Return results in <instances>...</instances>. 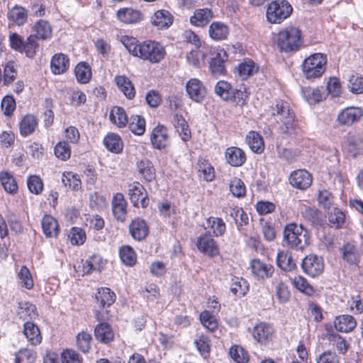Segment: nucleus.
Wrapping results in <instances>:
<instances>
[{
  "instance_id": "f257e3e1",
  "label": "nucleus",
  "mask_w": 363,
  "mask_h": 363,
  "mask_svg": "<svg viewBox=\"0 0 363 363\" xmlns=\"http://www.w3.org/2000/svg\"><path fill=\"white\" fill-rule=\"evenodd\" d=\"M122 43L131 55L152 64L159 63L166 55L164 46L155 40L139 43L134 38L124 37Z\"/></svg>"
},
{
  "instance_id": "f03ea898",
  "label": "nucleus",
  "mask_w": 363,
  "mask_h": 363,
  "mask_svg": "<svg viewBox=\"0 0 363 363\" xmlns=\"http://www.w3.org/2000/svg\"><path fill=\"white\" fill-rule=\"evenodd\" d=\"M284 240L291 249L303 251L310 245V234L302 225L287 224L284 229Z\"/></svg>"
},
{
  "instance_id": "7ed1b4c3",
  "label": "nucleus",
  "mask_w": 363,
  "mask_h": 363,
  "mask_svg": "<svg viewBox=\"0 0 363 363\" xmlns=\"http://www.w3.org/2000/svg\"><path fill=\"white\" fill-rule=\"evenodd\" d=\"M275 42L281 52H290L298 50L303 44L301 30L294 26H289L277 34Z\"/></svg>"
},
{
  "instance_id": "20e7f679",
  "label": "nucleus",
  "mask_w": 363,
  "mask_h": 363,
  "mask_svg": "<svg viewBox=\"0 0 363 363\" xmlns=\"http://www.w3.org/2000/svg\"><path fill=\"white\" fill-rule=\"evenodd\" d=\"M272 114L279 117V120L281 122L279 128L281 133L286 135L298 133L300 129L295 123L294 113L289 108L286 102H277L276 106L272 108Z\"/></svg>"
},
{
  "instance_id": "39448f33",
  "label": "nucleus",
  "mask_w": 363,
  "mask_h": 363,
  "mask_svg": "<svg viewBox=\"0 0 363 363\" xmlns=\"http://www.w3.org/2000/svg\"><path fill=\"white\" fill-rule=\"evenodd\" d=\"M326 56L315 53L305 59L302 65L303 72L307 79H315L322 76L325 71Z\"/></svg>"
},
{
  "instance_id": "423d86ee",
  "label": "nucleus",
  "mask_w": 363,
  "mask_h": 363,
  "mask_svg": "<svg viewBox=\"0 0 363 363\" xmlns=\"http://www.w3.org/2000/svg\"><path fill=\"white\" fill-rule=\"evenodd\" d=\"M291 5L286 0L272 1L267 9V18L271 23H280L292 13Z\"/></svg>"
},
{
  "instance_id": "0eeeda50",
  "label": "nucleus",
  "mask_w": 363,
  "mask_h": 363,
  "mask_svg": "<svg viewBox=\"0 0 363 363\" xmlns=\"http://www.w3.org/2000/svg\"><path fill=\"white\" fill-rule=\"evenodd\" d=\"M303 272L311 277L320 275L324 269V261L323 257L315 255H307L301 264Z\"/></svg>"
},
{
  "instance_id": "6e6552de",
  "label": "nucleus",
  "mask_w": 363,
  "mask_h": 363,
  "mask_svg": "<svg viewBox=\"0 0 363 363\" xmlns=\"http://www.w3.org/2000/svg\"><path fill=\"white\" fill-rule=\"evenodd\" d=\"M363 116V109L359 107H347L337 115V120L340 125L350 126L359 121Z\"/></svg>"
},
{
  "instance_id": "1a4fd4ad",
  "label": "nucleus",
  "mask_w": 363,
  "mask_h": 363,
  "mask_svg": "<svg viewBox=\"0 0 363 363\" xmlns=\"http://www.w3.org/2000/svg\"><path fill=\"white\" fill-rule=\"evenodd\" d=\"M128 195L130 201L134 206H141L143 208L147 206L149 199L143 185L139 183H134L129 186Z\"/></svg>"
},
{
  "instance_id": "9d476101",
  "label": "nucleus",
  "mask_w": 363,
  "mask_h": 363,
  "mask_svg": "<svg viewBox=\"0 0 363 363\" xmlns=\"http://www.w3.org/2000/svg\"><path fill=\"white\" fill-rule=\"evenodd\" d=\"M312 175L305 169H298L291 173L289 183L300 190L307 189L312 184Z\"/></svg>"
},
{
  "instance_id": "9b49d317",
  "label": "nucleus",
  "mask_w": 363,
  "mask_h": 363,
  "mask_svg": "<svg viewBox=\"0 0 363 363\" xmlns=\"http://www.w3.org/2000/svg\"><path fill=\"white\" fill-rule=\"evenodd\" d=\"M187 95L193 101L201 102L206 96V90L203 83L196 78H192L186 84Z\"/></svg>"
},
{
  "instance_id": "f8f14e48",
  "label": "nucleus",
  "mask_w": 363,
  "mask_h": 363,
  "mask_svg": "<svg viewBox=\"0 0 363 363\" xmlns=\"http://www.w3.org/2000/svg\"><path fill=\"white\" fill-rule=\"evenodd\" d=\"M150 140L155 148L161 150L166 147L169 143L167 129L164 125H158L153 128Z\"/></svg>"
},
{
  "instance_id": "ddd939ff",
  "label": "nucleus",
  "mask_w": 363,
  "mask_h": 363,
  "mask_svg": "<svg viewBox=\"0 0 363 363\" xmlns=\"http://www.w3.org/2000/svg\"><path fill=\"white\" fill-rule=\"evenodd\" d=\"M250 268L254 276L258 279H265L272 277L274 271L272 265L264 263L257 259L251 261Z\"/></svg>"
},
{
  "instance_id": "4468645a",
  "label": "nucleus",
  "mask_w": 363,
  "mask_h": 363,
  "mask_svg": "<svg viewBox=\"0 0 363 363\" xmlns=\"http://www.w3.org/2000/svg\"><path fill=\"white\" fill-rule=\"evenodd\" d=\"M196 246L200 252L208 256L214 257L218 254L216 243L208 234H204L200 236L198 239Z\"/></svg>"
},
{
  "instance_id": "2eb2a0df",
  "label": "nucleus",
  "mask_w": 363,
  "mask_h": 363,
  "mask_svg": "<svg viewBox=\"0 0 363 363\" xmlns=\"http://www.w3.org/2000/svg\"><path fill=\"white\" fill-rule=\"evenodd\" d=\"M126 206L127 203L124 196L121 193L114 195L112 201V211L116 220L123 222L126 219Z\"/></svg>"
},
{
  "instance_id": "dca6fc26",
  "label": "nucleus",
  "mask_w": 363,
  "mask_h": 363,
  "mask_svg": "<svg viewBox=\"0 0 363 363\" xmlns=\"http://www.w3.org/2000/svg\"><path fill=\"white\" fill-rule=\"evenodd\" d=\"M129 232L133 239L140 241L147 237L149 229L144 220L137 218L130 223Z\"/></svg>"
},
{
  "instance_id": "f3484780",
  "label": "nucleus",
  "mask_w": 363,
  "mask_h": 363,
  "mask_svg": "<svg viewBox=\"0 0 363 363\" xmlns=\"http://www.w3.org/2000/svg\"><path fill=\"white\" fill-rule=\"evenodd\" d=\"M225 159L233 167H240L246 161L245 152L237 147H230L225 150Z\"/></svg>"
},
{
  "instance_id": "a211bd4d",
  "label": "nucleus",
  "mask_w": 363,
  "mask_h": 363,
  "mask_svg": "<svg viewBox=\"0 0 363 363\" xmlns=\"http://www.w3.org/2000/svg\"><path fill=\"white\" fill-rule=\"evenodd\" d=\"M173 19L174 17L169 11L162 9L155 13L151 22L158 29H167L172 24Z\"/></svg>"
},
{
  "instance_id": "6ab92c4d",
  "label": "nucleus",
  "mask_w": 363,
  "mask_h": 363,
  "mask_svg": "<svg viewBox=\"0 0 363 363\" xmlns=\"http://www.w3.org/2000/svg\"><path fill=\"white\" fill-rule=\"evenodd\" d=\"M259 67L250 59H246L235 67V72L242 80L247 79L258 72Z\"/></svg>"
},
{
  "instance_id": "aec40b11",
  "label": "nucleus",
  "mask_w": 363,
  "mask_h": 363,
  "mask_svg": "<svg viewBox=\"0 0 363 363\" xmlns=\"http://www.w3.org/2000/svg\"><path fill=\"white\" fill-rule=\"evenodd\" d=\"M273 333L274 329L270 325L262 323L254 328L252 335L257 342L265 343L271 340Z\"/></svg>"
},
{
  "instance_id": "412c9836",
  "label": "nucleus",
  "mask_w": 363,
  "mask_h": 363,
  "mask_svg": "<svg viewBox=\"0 0 363 363\" xmlns=\"http://www.w3.org/2000/svg\"><path fill=\"white\" fill-rule=\"evenodd\" d=\"M228 56L224 50H220L217 52L216 57H213L210 62V69L213 75L220 76L225 73V62Z\"/></svg>"
},
{
  "instance_id": "4be33fe9",
  "label": "nucleus",
  "mask_w": 363,
  "mask_h": 363,
  "mask_svg": "<svg viewBox=\"0 0 363 363\" xmlns=\"http://www.w3.org/2000/svg\"><path fill=\"white\" fill-rule=\"evenodd\" d=\"M69 58L62 53L55 54L51 59L50 68L55 74L65 72L69 68Z\"/></svg>"
},
{
  "instance_id": "5701e85b",
  "label": "nucleus",
  "mask_w": 363,
  "mask_h": 363,
  "mask_svg": "<svg viewBox=\"0 0 363 363\" xmlns=\"http://www.w3.org/2000/svg\"><path fill=\"white\" fill-rule=\"evenodd\" d=\"M342 259L350 264H357L359 262L360 252L353 244L347 242L341 248Z\"/></svg>"
},
{
  "instance_id": "b1692460",
  "label": "nucleus",
  "mask_w": 363,
  "mask_h": 363,
  "mask_svg": "<svg viewBox=\"0 0 363 363\" xmlns=\"http://www.w3.org/2000/svg\"><path fill=\"white\" fill-rule=\"evenodd\" d=\"M355 319L350 315H342L336 317L334 321V325L337 331L342 333H349L356 327Z\"/></svg>"
},
{
  "instance_id": "393cba45",
  "label": "nucleus",
  "mask_w": 363,
  "mask_h": 363,
  "mask_svg": "<svg viewBox=\"0 0 363 363\" xmlns=\"http://www.w3.org/2000/svg\"><path fill=\"white\" fill-rule=\"evenodd\" d=\"M118 18L125 23H136L143 18L141 12L131 8H125L117 12Z\"/></svg>"
},
{
  "instance_id": "a878e982",
  "label": "nucleus",
  "mask_w": 363,
  "mask_h": 363,
  "mask_svg": "<svg viewBox=\"0 0 363 363\" xmlns=\"http://www.w3.org/2000/svg\"><path fill=\"white\" fill-rule=\"evenodd\" d=\"M277 266L285 272H291L296 268V263L291 252L287 250L279 251L277 255Z\"/></svg>"
},
{
  "instance_id": "bb28decb",
  "label": "nucleus",
  "mask_w": 363,
  "mask_h": 363,
  "mask_svg": "<svg viewBox=\"0 0 363 363\" xmlns=\"http://www.w3.org/2000/svg\"><path fill=\"white\" fill-rule=\"evenodd\" d=\"M23 333L31 345H37L41 342L42 336L40 330L33 323L27 321L24 323Z\"/></svg>"
},
{
  "instance_id": "cd10ccee",
  "label": "nucleus",
  "mask_w": 363,
  "mask_h": 363,
  "mask_svg": "<svg viewBox=\"0 0 363 363\" xmlns=\"http://www.w3.org/2000/svg\"><path fill=\"white\" fill-rule=\"evenodd\" d=\"M213 18V13L208 9L196 10L194 14L190 18L191 24L198 26H205Z\"/></svg>"
},
{
  "instance_id": "c85d7f7f",
  "label": "nucleus",
  "mask_w": 363,
  "mask_h": 363,
  "mask_svg": "<svg viewBox=\"0 0 363 363\" xmlns=\"http://www.w3.org/2000/svg\"><path fill=\"white\" fill-rule=\"evenodd\" d=\"M7 17L13 24L23 26L27 21V11L22 6H15L8 12Z\"/></svg>"
},
{
  "instance_id": "c756f323",
  "label": "nucleus",
  "mask_w": 363,
  "mask_h": 363,
  "mask_svg": "<svg viewBox=\"0 0 363 363\" xmlns=\"http://www.w3.org/2000/svg\"><path fill=\"white\" fill-rule=\"evenodd\" d=\"M210 37L215 40H221L227 38L229 33L228 27L223 23L213 22L208 30Z\"/></svg>"
},
{
  "instance_id": "7c9ffc66",
  "label": "nucleus",
  "mask_w": 363,
  "mask_h": 363,
  "mask_svg": "<svg viewBox=\"0 0 363 363\" xmlns=\"http://www.w3.org/2000/svg\"><path fill=\"white\" fill-rule=\"evenodd\" d=\"M96 338L101 342L108 343L113 340L114 334L111 326L106 323L98 324L94 330Z\"/></svg>"
},
{
  "instance_id": "2f4dec72",
  "label": "nucleus",
  "mask_w": 363,
  "mask_h": 363,
  "mask_svg": "<svg viewBox=\"0 0 363 363\" xmlns=\"http://www.w3.org/2000/svg\"><path fill=\"white\" fill-rule=\"evenodd\" d=\"M96 301L102 308L108 307L112 305L116 300V295L109 288H101L98 290L96 294Z\"/></svg>"
},
{
  "instance_id": "473e14b6",
  "label": "nucleus",
  "mask_w": 363,
  "mask_h": 363,
  "mask_svg": "<svg viewBox=\"0 0 363 363\" xmlns=\"http://www.w3.org/2000/svg\"><path fill=\"white\" fill-rule=\"evenodd\" d=\"M115 82L118 89L128 99L134 98L135 94V88L127 77L123 75L117 76L115 78Z\"/></svg>"
},
{
  "instance_id": "72a5a7b5",
  "label": "nucleus",
  "mask_w": 363,
  "mask_h": 363,
  "mask_svg": "<svg viewBox=\"0 0 363 363\" xmlns=\"http://www.w3.org/2000/svg\"><path fill=\"white\" fill-rule=\"evenodd\" d=\"M33 31L37 39L46 40L52 37L51 26L45 20L38 21L33 26Z\"/></svg>"
},
{
  "instance_id": "f704fd0d",
  "label": "nucleus",
  "mask_w": 363,
  "mask_h": 363,
  "mask_svg": "<svg viewBox=\"0 0 363 363\" xmlns=\"http://www.w3.org/2000/svg\"><path fill=\"white\" fill-rule=\"evenodd\" d=\"M215 93L225 101L232 100L235 97L234 88L225 81H219L214 87Z\"/></svg>"
},
{
  "instance_id": "c9c22d12",
  "label": "nucleus",
  "mask_w": 363,
  "mask_h": 363,
  "mask_svg": "<svg viewBox=\"0 0 363 363\" xmlns=\"http://www.w3.org/2000/svg\"><path fill=\"white\" fill-rule=\"evenodd\" d=\"M42 228L47 237H56L59 233L57 220L51 216L46 215L42 219Z\"/></svg>"
},
{
  "instance_id": "e433bc0d",
  "label": "nucleus",
  "mask_w": 363,
  "mask_h": 363,
  "mask_svg": "<svg viewBox=\"0 0 363 363\" xmlns=\"http://www.w3.org/2000/svg\"><path fill=\"white\" fill-rule=\"evenodd\" d=\"M250 148L255 153H262L264 149L262 137L255 131H250L246 136Z\"/></svg>"
},
{
  "instance_id": "4c0bfd02",
  "label": "nucleus",
  "mask_w": 363,
  "mask_h": 363,
  "mask_svg": "<svg viewBox=\"0 0 363 363\" xmlns=\"http://www.w3.org/2000/svg\"><path fill=\"white\" fill-rule=\"evenodd\" d=\"M38 125L37 120L33 115H26L20 122L19 129L22 135L27 136L33 133Z\"/></svg>"
},
{
  "instance_id": "58836bf2",
  "label": "nucleus",
  "mask_w": 363,
  "mask_h": 363,
  "mask_svg": "<svg viewBox=\"0 0 363 363\" xmlns=\"http://www.w3.org/2000/svg\"><path fill=\"white\" fill-rule=\"evenodd\" d=\"M17 315L22 320L35 318L38 315L36 307L29 302L19 303Z\"/></svg>"
},
{
  "instance_id": "ea45409f",
  "label": "nucleus",
  "mask_w": 363,
  "mask_h": 363,
  "mask_svg": "<svg viewBox=\"0 0 363 363\" xmlns=\"http://www.w3.org/2000/svg\"><path fill=\"white\" fill-rule=\"evenodd\" d=\"M104 144L109 151L114 153H119L123 150L121 138L114 133L107 135L104 139Z\"/></svg>"
},
{
  "instance_id": "a19ab883",
  "label": "nucleus",
  "mask_w": 363,
  "mask_h": 363,
  "mask_svg": "<svg viewBox=\"0 0 363 363\" xmlns=\"http://www.w3.org/2000/svg\"><path fill=\"white\" fill-rule=\"evenodd\" d=\"M110 120L119 128H123L128 123V117L123 108L113 107L110 113Z\"/></svg>"
},
{
  "instance_id": "79ce46f5",
  "label": "nucleus",
  "mask_w": 363,
  "mask_h": 363,
  "mask_svg": "<svg viewBox=\"0 0 363 363\" xmlns=\"http://www.w3.org/2000/svg\"><path fill=\"white\" fill-rule=\"evenodd\" d=\"M140 174L147 182H151L155 177V170L150 161L147 159L142 160L138 163Z\"/></svg>"
},
{
  "instance_id": "37998d69",
  "label": "nucleus",
  "mask_w": 363,
  "mask_h": 363,
  "mask_svg": "<svg viewBox=\"0 0 363 363\" xmlns=\"http://www.w3.org/2000/svg\"><path fill=\"white\" fill-rule=\"evenodd\" d=\"M62 182L66 187L74 191H77L82 187L79 176L72 172H65L62 174Z\"/></svg>"
},
{
  "instance_id": "c03bdc74",
  "label": "nucleus",
  "mask_w": 363,
  "mask_h": 363,
  "mask_svg": "<svg viewBox=\"0 0 363 363\" xmlns=\"http://www.w3.org/2000/svg\"><path fill=\"white\" fill-rule=\"evenodd\" d=\"M74 73L77 81L82 84L87 83L91 77V71L86 62L79 63L75 69Z\"/></svg>"
},
{
  "instance_id": "a18cd8bd",
  "label": "nucleus",
  "mask_w": 363,
  "mask_h": 363,
  "mask_svg": "<svg viewBox=\"0 0 363 363\" xmlns=\"http://www.w3.org/2000/svg\"><path fill=\"white\" fill-rule=\"evenodd\" d=\"M37 40L35 35H30L24 41L21 53L24 52L29 58L34 57L39 48Z\"/></svg>"
},
{
  "instance_id": "49530a36",
  "label": "nucleus",
  "mask_w": 363,
  "mask_h": 363,
  "mask_svg": "<svg viewBox=\"0 0 363 363\" xmlns=\"http://www.w3.org/2000/svg\"><path fill=\"white\" fill-rule=\"evenodd\" d=\"M129 129L135 135H142L145 130V121L140 116H132L128 124Z\"/></svg>"
},
{
  "instance_id": "de8ad7c7",
  "label": "nucleus",
  "mask_w": 363,
  "mask_h": 363,
  "mask_svg": "<svg viewBox=\"0 0 363 363\" xmlns=\"http://www.w3.org/2000/svg\"><path fill=\"white\" fill-rule=\"evenodd\" d=\"M17 276L22 287L28 290L33 288V279L31 273L27 267L22 266L18 272Z\"/></svg>"
},
{
  "instance_id": "09e8293b",
  "label": "nucleus",
  "mask_w": 363,
  "mask_h": 363,
  "mask_svg": "<svg viewBox=\"0 0 363 363\" xmlns=\"http://www.w3.org/2000/svg\"><path fill=\"white\" fill-rule=\"evenodd\" d=\"M328 339L330 345L335 347L340 354H344L347 352L349 344L340 335L337 334L330 335Z\"/></svg>"
},
{
  "instance_id": "8fccbe9b",
  "label": "nucleus",
  "mask_w": 363,
  "mask_h": 363,
  "mask_svg": "<svg viewBox=\"0 0 363 363\" xmlns=\"http://www.w3.org/2000/svg\"><path fill=\"white\" fill-rule=\"evenodd\" d=\"M302 94L306 101L310 104H314L322 101L323 96L318 89L306 87L302 89Z\"/></svg>"
},
{
  "instance_id": "3c124183",
  "label": "nucleus",
  "mask_w": 363,
  "mask_h": 363,
  "mask_svg": "<svg viewBox=\"0 0 363 363\" xmlns=\"http://www.w3.org/2000/svg\"><path fill=\"white\" fill-rule=\"evenodd\" d=\"M0 180L6 191L13 194L18 189L17 184L14 178L8 172H1L0 174Z\"/></svg>"
},
{
  "instance_id": "603ef678",
  "label": "nucleus",
  "mask_w": 363,
  "mask_h": 363,
  "mask_svg": "<svg viewBox=\"0 0 363 363\" xmlns=\"http://www.w3.org/2000/svg\"><path fill=\"white\" fill-rule=\"evenodd\" d=\"M275 294L281 303L287 302L291 296L287 285L282 281H277L275 286Z\"/></svg>"
},
{
  "instance_id": "864d4df0",
  "label": "nucleus",
  "mask_w": 363,
  "mask_h": 363,
  "mask_svg": "<svg viewBox=\"0 0 363 363\" xmlns=\"http://www.w3.org/2000/svg\"><path fill=\"white\" fill-rule=\"evenodd\" d=\"M200 320L203 325L211 332H213L218 328L216 318L209 311H203L200 314Z\"/></svg>"
},
{
  "instance_id": "5fc2aeb1",
  "label": "nucleus",
  "mask_w": 363,
  "mask_h": 363,
  "mask_svg": "<svg viewBox=\"0 0 363 363\" xmlns=\"http://www.w3.org/2000/svg\"><path fill=\"white\" fill-rule=\"evenodd\" d=\"M207 223L213 230L215 236H221L225 232V224L221 218L210 217Z\"/></svg>"
},
{
  "instance_id": "6e6d98bb",
  "label": "nucleus",
  "mask_w": 363,
  "mask_h": 363,
  "mask_svg": "<svg viewBox=\"0 0 363 363\" xmlns=\"http://www.w3.org/2000/svg\"><path fill=\"white\" fill-rule=\"evenodd\" d=\"M229 353L237 363H247L249 360L247 352L242 347L233 346L230 348Z\"/></svg>"
},
{
  "instance_id": "4d7b16f0",
  "label": "nucleus",
  "mask_w": 363,
  "mask_h": 363,
  "mask_svg": "<svg viewBox=\"0 0 363 363\" xmlns=\"http://www.w3.org/2000/svg\"><path fill=\"white\" fill-rule=\"evenodd\" d=\"M230 291L234 295H245L247 291V281L242 278L233 277Z\"/></svg>"
},
{
  "instance_id": "13d9d810",
  "label": "nucleus",
  "mask_w": 363,
  "mask_h": 363,
  "mask_svg": "<svg viewBox=\"0 0 363 363\" xmlns=\"http://www.w3.org/2000/svg\"><path fill=\"white\" fill-rule=\"evenodd\" d=\"M35 353L28 349H21L16 354V363H33L35 359Z\"/></svg>"
},
{
  "instance_id": "bf43d9fd",
  "label": "nucleus",
  "mask_w": 363,
  "mask_h": 363,
  "mask_svg": "<svg viewBox=\"0 0 363 363\" xmlns=\"http://www.w3.org/2000/svg\"><path fill=\"white\" fill-rule=\"evenodd\" d=\"M120 257L122 262L128 266L135 264L136 256L133 250L128 246H124L120 250Z\"/></svg>"
},
{
  "instance_id": "052dcab7",
  "label": "nucleus",
  "mask_w": 363,
  "mask_h": 363,
  "mask_svg": "<svg viewBox=\"0 0 363 363\" xmlns=\"http://www.w3.org/2000/svg\"><path fill=\"white\" fill-rule=\"evenodd\" d=\"M205 54L199 50H192L186 55L187 62L194 67H199L204 63Z\"/></svg>"
},
{
  "instance_id": "680f3d73",
  "label": "nucleus",
  "mask_w": 363,
  "mask_h": 363,
  "mask_svg": "<svg viewBox=\"0 0 363 363\" xmlns=\"http://www.w3.org/2000/svg\"><path fill=\"white\" fill-rule=\"evenodd\" d=\"M348 148L354 155L363 150V138L359 135L350 136L348 139Z\"/></svg>"
},
{
  "instance_id": "e2e57ef3",
  "label": "nucleus",
  "mask_w": 363,
  "mask_h": 363,
  "mask_svg": "<svg viewBox=\"0 0 363 363\" xmlns=\"http://www.w3.org/2000/svg\"><path fill=\"white\" fill-rule=\"evenodd\" d=\"M230 191L233 196L236 197H242L245 194V186L244 182L237 177H234L230 180Z\"/></svg>"
},
{
  "instance_id": "0e129e2a",
  "label": "nucleus",
  "mask_w": 363,
  "mask_h": 363,
  "mask_svg": "<svg viewBox=\"0 0 363 363\" xmlns=\"http://www.w3.org/2000/svg\"><path fill=\"white\" fill-rule=\"evenodd\" d=\"M91 339V335L87 333H79L77 336V345L79 350L84 353L88 352L90 349Z\"/></svg>"
},
{
  "instance_id": "69168bd1",
  "label": "nucleus",
  "mask_w": 363,
  "mask_h": 363,
  "mask_svg": "<svg viewBox=\"0 0 363 363\" xmlns=\"http://www.w3.org/2000/svg\"><path fill=\"white\" fill-rule=\"evenodd\" d=\"M55 155L62 160H67L69 159L71 155V150L69 144L65 141L58 143L55 147Z\"/></svg>"
},
{
  "instance_id": "338daca9",
  "label": "nucleus",
  "mask_w": 363,
  "mask_h": 363,
  "mask_svg": "<svg viewBox=\"0 0 363 363\" xmlns=\"http://www.w3.org/2000/svg\"><path fill=\"white\" fill-rule=\"evenodd\" d=\"M294 284L298 290L308 296H312L314 294L313 288L302 277H295Z\"/></svg>"
},
{
  "instance_id": "774afa93",
  "label": "nucleus",
  "mask_w": 363,
  "mask_h": 363,
  "mask_svg": "<svg viewBox=\"0 0 363 363\" xmlns=\"http://www.w3.org/2000/svg\"><path fill=\"white\" fill-rule=\"evenodd\" d=\"M348 88L354 94L363 92V77L359 75H352L349 79Z\"/></svg>"
}]
</instances>
